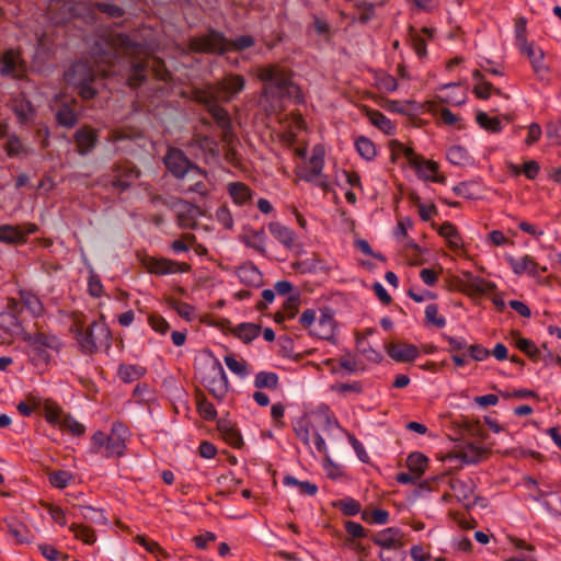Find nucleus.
Instances as JSON below:
<instances>
[{"mask_svg":"<svg viewBox=\"0 0 561 561\" xmlns=\"http://www.w3.org/2000/svg\"><path fill=\"white\" fill-rule=\"evenodd\" d=\"M293 71L279 64H270L259 68L257 78L263 81L262 95L271 100L290 99L296 103L304 102L298 84L293 81Z\"/></svg>","mask_w":561,"mask_h":561,"instance_id":"1","label":"nucleus"},{"mask_svg":"<svg viewBox=\"0 0 561 561\" xmlns=\"http://www.w3.org/2000/svg\"><path fill=\"white\" fill-rule=\"evenodd\" d=\"M140 175L141 170L135 163L124 160L114 163L111 172L103 175L101 181L105 187H113L123 193L129 190Z\"/></svg>","mask_w":561,"mask_h":561,"instance_id":"2","label":"nucleus"},{"mask_svg":"<svg viewBox=\"0 0 561 561\" xmlns=\"http://www.w3.org/2000/svg\"><path fill=\"white\" fill-rule=\"evenodd\" d=\"M76 339L81 351L85 354H94L100 344L110 346L111 332L104 322L93 321L85 330L82 327H76Z\"/></svg>","mask_w":561,"mask_h":561,"instance_id":"3","label":"nucleus"},{"mask_svg":"<svg viewBox=\"0 0 561 561\" xmlns=\"http://www.w3.org/2000/svg\"><path fill=\"white\" fill-rule=\"evenodd\" d=\"M23 340L31 348L33 360L44 364L50 360V355L47 350L59 351L61 347V342L57 336L44 332H24Z\"/></svg>","mask_w":561,"mask_h":561,"instance_id":"4","label":"nucleus"},{"mask_svg":"<svg viewBox=\"0 0 561 561\" xmlns=\"http://www.w3.org/2000/svg\"><path fill=\"white\" fill-rule=\"evenodd\" d=\"M164 164L167 169L176 179H183L187 174L205 176L206 172L198 165L194 164L184 153L183 150L178 148H170L164 157Z\"/></svg>","mask_w":561,"mask_h":561,"instance_id":"5","label":"nucleus"},{"mask_svg":"<svg viewBox=\"0 0 561 561\" xmlns=\"http://www.w3.org/2000/svg\"><path fill=\"white\" fill-rule=\"evenodd\" d=\"M190 47L196 53L224 55L228 51V38L211 30L205 36L192 38Z\"/></svg>","mask_w":561,"mask_h":561,"instance_id":"6","label":"nucleus"},{"mask_svg":"<svg viewBox=\"0 0 561 561\" xmlns=\"http://www.w3.org/2000/svg\"><path fill=\"white\" fill-rule=\"evenodd\" d=\"M203 386L216 399L221 400L228 392V380L226 373L219 362H215L202 378Z\"/></svg>","mask_w":561,"mask_h":561,"instance_id":"7","label":"nucleus"},{"mask_svg":"<svg viewBox=\"0 0 561 561\" xmlns=\"http://www.w3.org/2000/svg\"><path fill=\"white\" fill-rule=\"evenodd\" d=\"M216 94L219 102H229L238 93L243 91L245 87V79L239 73H229L221 80L214 83Z\"/></svg>","mask_w":561,"mask_h":561,"instance_id":"8","label":"nucleus"},{"mask_svg":"<svg viewBox=\"0 0 561 561\" xmlns=\"http://www.w3.org/2000/svg\"><path fill=\"white\" fill-rule=\"evenodd\" d=\"M1 56V76L22 78L26 73V62L20 49H7Z\"/></svg>","mask_w":561,"mask_h":561,"instance_id":"9","label":"nucleus"},{"mask_svg":"<svg viewBox=\"0 0 561 561\" xmlns=\"http://www.w3.org/2000/svg\"><path fill=\"white\" fill-rule=\"evenodd\" d=\"M35 224H23L18 226H0V241L8 244H20L26 241V237L37 231Z\"/></svg>","mask_w":561,"mask_h":561,"instance_id":"10","label":"nucleus"},{"mask_svg":"<svg viewBox=\"0 0 561 561\" xmlns=\"http://www.w3.org/2000/svg\"><path fill=\"white\" fill-rule=\"evenodd\" d=\"M147 262H149V272L157 275L186 273L192 268L188 263L176 262L165 257H150Z\"/></svg>","mask_w":561,"mask_h":561,"instance_id":"11","label":"nucleus"},{"mask_svg":"<svg viewBox=\"0 0 561 561\" xmlns=\"http://www.w3.org/2000/svg\"><path fill=\"white\" fill-rule=\"evenodd\" d=\"M65 78L73 87L82 85L83 83H93L96 72L88 62L78 61L65 73Z\"/></svg>","mask_w":561,"mask_h":561,"instance_id":"12","label":"nucleus"},{"mask_svg":"<svg viewBox=\"0 0 561 561\" xmlns=\"http://www.w3.org/2000/svg\"><path fill=\"white\" fill-rule=\"evenodd\" d=\"M73 140L77 146V152L80 156H85L98 146V131L85 125L73 134Z\"/></svg>","mask_w":561,"mask_h":561,"instance_id":"13","label":"nucleus"},{"mask_svg":"<svg viewBox=\"0 0 561 561\" xmlns=\"http://www.w3.org/2000/svg\"><path fill=\"white\" fill-rule=\"evenodd\" d=\"M334 334V318L331 309L320 310L316 323L311 329V335L322 340H329Z\"/></svg>","mask_w":561,"mask_h":561,"instance_id":"14","label":"nucleus"},{"mask_svg":"<svg viewBox=\"0 0 561 561\" xmlns=\"http://www.w3.org/2000/svg\"><path fill=\"white\" fill-rule=\"evenodd\" d=\"M450 488L454 491L457 499L465 503L467 507H471L474 505L479 497H476L473 502L467 503L473 495V491L476 484L472 479L468 478L466 480L459 478H451Z\"/></svg>","mask_w":561,"mask_h":561,"instance_id":"15","label":"nucleus"},{"mask_svg":"<svg viewBox=\"0 0 561 561\" xmlns=\"http://www.w3.org/2000/svg\"><path fill=\"white\" fill-rule=\"evenodd\" d=\"M388 355L396 362L407 363L412 362L419 355V350L415 345L409 343H394L391 342L387 346Z\"/></svg>","mask_w":561,"mask_h":561,"instance_id":"16","label":"nucleus"},{"mask_svg":"<svg viewBox=\"0 0 561 561\" xmlns=\"http://www.w3.org/2000/svg\"><path fill=\"white\" fill-rule=\"evenodd\" d=\"M371 540L374 543L380 546L382 550L391 549L397 547V545H404L402 539V534L398 528H387L382 531L371 535Z\"/></svg>","mask_w":561,"mask_h":561,"instance_id":"17","label":"nucleus"},{"mask_svg":"<svg viewBox=\"0 0 561 561\" xmlns=\"http://www.w3.org/2000/svg\"><path fill=\"white\" fill-rule=\"evenodd\" d=\"M217 428L222 435L224 439L233 448H241L243 439L239 430L228 419H220L217 422Z\"/></svg>","mask_w":561,"mask_h":561,"instance_id":"18","label":"nucleus"},{"mask_svg":"<svg viewBox=\"0 0 561 561\" xmlns=\"http://www.w3.org/2000/svg\"><path fill=\"white\" fill-rule=\"evenodd\" d=\"M182 205L183 210L178 213V224L181 228H191L194 224L196 215H201V209L188 202L178 198L172 206Z\"/></svg>","mask_w":561,"mask_h":561,"instance_id":"19","label":"nucleus"},{"mask_svg":"<svg viewBox=\"0 0 561 561\" xmlns=\"http://www.w3.org/2000/svg\"><path fill=\"white\" fill-rule=\"evenodd\" d=\"M508 263L516 275H520L523 273H528L530 276L536 277L538 275V264L534 260V257L529 255H524L520 259H515L513 256L507 257Z\"/></svg>","mask_w":561,"mask_h":561,"instance_id":"20","label":"nucleus"},{"mask_svg":"<svg viewBox=\"0 0 561 561\" xmlns=\"http://www.w3.org/2000/svg\"><path fill=\"white\" fill-rule=\"evenodd\" d=\"M522 54H525L528 59L530 60V64L533 66V69L535 73L542 75L548 71L547 66L542 62L543 59V51L542 49L538 48L536 49L533 44L527 43L526 45H522L518 47Z\"/></svg>","mask_w":561,"mask_h":561,"instance_id":"21","label":"nucleus"},{"mask_svg":"<svg viewBox=\"0 0 561 561\" xmlns=\"http://www.w3.org/2000/svg\"><path fill=\"white\" fill-rule=\"evenodd\" d=\"M149 68L147 60L133 61L130 64L129 75L127 78V85L137 89L142 85L147 80L146 71Z\"/></svg>","mask_w":561,"mask_h":561,"instance_id":"22","label":"nucleus"},{"mask_svg":"<svg viewBox=\"0 0 561 561\" xmlns=\"http://www.w3.org/2000/svg\"><path fill=\"white\" fill-rule=\"evenodd\" d=\"M390 148L392 151V159H394L396 154L402 152L409 161L410 165H412L416 172L422 171L423 157L416 154L412 148L405 147L398 140H392L390 142Z\"/></svg>","mask_w":561,"mask_h":561,"instance_id":"23","label":"nucleus"},{"mask_svg":"<svg viewBox=\"0 0 561 561\" xmlns=\"http://www.w3.org/2000/svg\"><path fill=\"white\" fill-rule=\"evenodd\" d=\"M55 117L57 123L66 128H72L78 124V115L70 103H61L56 113Z\"/></svg>","mask_w":561,"mask_h":561,"instance_id":"24","label":"nucleus"},{"mask_svg":"<svg viewBox=\"0 0 561 561\" xmlns=\"http://www.w3.org/2000/svg\"><path fill=\"white\" fill-rule=\"evenodd\" d=\"M228 193L238 205H244L252 199V190L242 182H231L228 184Z\"/></svg>","mask_w":561,"mask_h":561,"instance_id":"25","label":"nucleus"},{"mask_svg":"<svg viewBox=\"0 0 561 561\" xmlns=\"http://www.w3.org/2000/svg\"><path fill=\"white\" fill-rule=\"evenodd\" d=\"M192 100L195 102L203 104L208 108L214 103L219 102L218 96L215 91L214 83L207 84L205 88H195L192 90Z\"/></svg>","mask_w":561,"mask_h":561,"instance_id":"26","label":"nucleus"},{"mask_svg":"<svg viewBox=\"0 0 561 561\" xmlns=\"http://www.w3.org/2000/svg\"><path fill=\"white\" fill-rule=\"evenodd\" d=\"M270 232L286 248H291L295 240V233L288 227L279 222L268 224Z\"/></svg>","mask_w":561,"mask_h":561,"instance_id":"27","label":"nucleus"},{"mask_svg":"<svg viewBox=\"0 0 561 561\" xmlns=\"http://www.w3.org/2000/svg\"><path fill=\"white\" fill-rule=\"evenodd\" d=\"M261 325L254 323H241L232 331L233 335L248 344L259 336Z\"/></svg>","mask_w":561,"mask_h":561,"instance_id":"28","label":"nucleus"},{"mask_svg":"<svg viewBox=\"0 0 561 561\" xmlns=\"http://www.w3.org/2000/svg\"><path fill=\"white\" fill-rule=\"evenodd\" d=\"M427 463V457L422 453L417 451L410 454L407 459V467L412 473L416 474V477L419 478H421L424 474Z\"/></svg>","mask_w":561,"mask_h":561,"instance_id":"29","label":"nucleus"},{"mask_svg":"<svg viewBox=\"0 0 561 561\" xmlns=\"http://www.w3.org/2000/svg\"><path fill=\"white\" fill-rule=\"evenodd\" d=\"M367 116L370 123L386 133L387 135H392L394 130V126L391 121L386 117L381 112L377 110H367Z\"/></svg>","mask_w":561,"mask_h":561,"instance_id":"30","label":"nucleus"},{"mask_svg":"<svg viewBox=\"0 0 561 561\" xmlns=\"http://www.w3.org/2000/svg\"><path fill=\"white\" fill-rule=\"evenodd\" d=\"M438 163L432 160H425L423 158L422 171L417 172L426 181L436 183H445L446 178L438 174Z\"/></svg>","mask_w":561,"mask_h":561,"instance_id":"31","label":"nucleus"},{"mask_svg":"<svg viewBox=\"0 0 561 561\" xmlns=\"http://www.w3.org/2000/svg\"><path fill=\"white\" fill-rule=\"evenodd\" d=\"M516 347L527 355L533 362H539L541 358V348L537 347L529 339L517 336Z\"/></svg>","mask_w":561,"mask_h":561,"instance_id":"32","label":"nucleus"},{"mask_svg":"<svg viewBox=\"0 0 561 561\" xmlns=\"http://www.w3.org/2000/svg\"><path fill=\"white\" fill-rule=\"evenodd\" d=\"M438 233L447 240L450 250H457L459 248L460 237L457 228L451 222H444L439 227Z\"/></svg>","mask_w":561,"mask_h":561,"instance_id":"33","label":"nucleus"},{"mask_svg":"<svg viewBox=\"0 0 561 561\" xmlns=\"http://www.w3.org/2000/svg\"><path fill=\"white\" fill-rule=\"evenodd\" d=\"M355 147L358 154L367 161L373 160L377 154L375 144L365 136H359L355 140Z\"/></svg>","mask_w":561,"mask_h":561,"instance_id":"34","label":"nucleus"},{"mask_svg":"<svg viewBox=\"0 0 561 561\" xmlns=\"http://www.w3.org/2000/svg\"><path fill=\"white\" fill-rule=\"evenodd\" d=\"M207 111L213 116L214 121L220 129H227L228 127H231L232 123L228 112L222 106L218 105V102L209 106Z\"/></svg>","mask_w":561,"mask_h":561,"instance_id":"35","label":"nucleus"},{"mask_svg":"<svg viewBox=\"0 0 561 561\" xmlns=\"http://www.w3.org/2000/svg\"><path fill=\"white\" fill-rule=\"evenodd\" d=\"M254 386L257 389L275 390L278 388V376L272 371H260L255 375Z\"/></svg>","mask_w":561,"mask_h":561,"instance_id":"36","label":"nucleus"},{"mask_svg":"<svg viewBox=\"0 0 561 561\" xmlns=\"http://www.w3.org/2000/svg\"><path fill=\"white\" fill-rule=\"evenodd\" d=\"M146 369L137 365H121L118 367V376L125 382H133L141 378Z\"/></svg>","mask_w":561,"mask_h":561,"instance_id":"37","label":"nucleus"},{"mask_svg":"<svg viewBox=\"0 0 561 561\" xmlns=\"http://www.w3.org/2000/svg\"><path fill=\"white\" fill-rule=\"evenodd\" d=\"M479 126L491 133H499L502 129L501 121L497 117H490L486 113L479 111L476 115Z\"/></svg>","mask_w":561,"mask_h":561,"instance_id":"38","label":"nucleus"},{"mask_svg":"<svg viewBox=\"0 0 561 561\" xmlns=\"http://www.w3.org/2000/svg\"><path fill=\"white\" fill-rule=\"evenodd\" d=\"M283 483L288 486H297L301 494L314 495L318 492V486L309 481H299L293 476H285Z\"/></svg>","mask_w":561,"mask_h":561,"instance_id":"39","label":"nucleus"},{"mask_svg":"<svg viewBox=\"0 0 561 561\" xmlns=\"http://www.w3.org/2000/svg\"><path fill=\"white\" fill-rule=\"evenodd\" d=\"M125 448L126 445L124 439L115 435H107L105 445L106 457H119L124 454Z\"/></svg>","mask_w":561,"mask_h":561,"instance_id":"40","label":"nucleus"},{"mask_svg":"<svg viewBox=\"0 0 561 561\" xmlns=\"http://www.w3.org/2000/svg\"><path fill=\"white\" fill-rule=\"evenodd\" d=\"M13 112L21 124H26L35 114L34 106L26 100L16 103L13 107Z\"/></svg>","mask_w":561,"mask_h":561,"instance_id":"41","label":"nucleus"},{"mask_svg":"<svg viewBox=\"0 0 561 561\" xmlns=\"http://www.w3.org/2000/svg\"><path fill=\"white\" fill-rule=\"evenodd\" d=\"M3 149H4L5 153L8 154V157H10V158L18 157L21 153H26V149H25L22 140L15 134L8 136L7 142L4 144Z\"/></svg>","mask_w":561,"mask_h":561,"instance_id":"42","label":"nucleus"},{"mask_svg":"<svg viewBox=\"0 0 561 561\" xmlns=\"http://www.w3.org/2000/svg\"><path fill=\"white\" fill-rule=\"evenodd\" d=\"M21 301L23 309L26 308L33 316H41L43 312V305L37 296L21 291Z\"/></svg>","mask_w":561,"mask_h":561,"instance_id":"43","label":"nucleus"},{"mask_svg":"<svg viewBox=\"0 0 561 561\" xmlns=\"http://www.w3.org/2000/svg\"><path fill=\"white\" fill-rule=\"evenodd\" d=\"M167 304L170 308L174 309L178 314L185 319L186 321H191L194 316V307L187 302L179 301L172 297L167 298Z\"/></svg>","mask_w":561,"mask_h":561,"instance_id":"44","label":"nucleus"},{"mask_svg":"<svg viewBox=\"0 0 561 561\" xmlns=\"http://www.w3.org/2000/svg\"><path fill=\"white\" fill-rule=\"evenodd\" d=\"M238 276L241 282L250 285H259L261 282V273L253 266H242L238 270Z\"/></svg>","mask_w":561,"mask_h":561,"instance_id":"45","label":"nucleus"},{"mask_svg":"<svg viewBox=\"0 0 561 561\" xmlns=\"http://www.w3.org/2000/svg\"><path fill=\"white\" fill-rule=\"evenodd\" d=\"M197 411L206 421H213L217 416L215 407L203 394H197Z\"/></svg>","mask_w":561,"mask_h":561,"instance_id":"46","label":"nucleus"},{"mask_svg":"<svg viewBox=\"0 0 561 561\" xmlns=\"http://www.w3.org/2000/svg\"><path fill=\"white\" fill-rule=\"evenodd\" d=\"M95 9L112 19H121L125 15V10L114 2H95Z\"/></svg>","mask_w":561,"mask_h":561,"instance_id":"47","label":"nucleus"},{"mask_svg":"<svg viewBox=\"0 0 561 561\" xmlns=\"http://www.w3.org/2000/svg\"><path fill=\"white\" fill-rule=\"evenodd\" d=\"M0 327L8 332L16 333L19 330L24 332L21 319L7 311L0 312Z\"/></svg>","mask_w":561,"mask_h":561,"instance_id":"48","label":"nucleus"},{"mask_svg":"<svg viewBox=\"0 0 561 561\" xmlns=\"http://www.w3.org/2000/svg\"><path fill=\"white\" fill-rule=\"evenodd\" d=\"M44 411L46 421L54 426L58 425L64 416L61 408L57 403L49 400L45 402Z\"/></svg>","mask_w":561,"mask_h":561,"instance_id":"49","label":"nucleus"},{"mask_svg":"<svg viewBox=\"0 0 561 561\" xmlns=\"http://www.w3.org/2000/svg\"><path fill=\"white\" fill-rule=\"evenodd\" d=\"M264 239H265V232L263 229H261L259 231H253L251 238L250 237L242 238V240L247 247L256 250L261 254L266 253V250L264 248Z\"/></svg>","mask_w":561,"mask_h":561,"instance_id":"50","label":"nucleus"},{"mask_svg":"<svg viewBox=\"0 0 561 561\" xmlns=\"http://www.w3.org/2000/svg\"><path fill=\"white\" fill-rule=\"evenodd\" d=\"M255 45V39L252 35H241L234 39H228V50L242 51Z\"/></svg>","mask_w":561,"mask_h":561,"instance_id":"51","label":"nucleus"},{"mask_svg":"<svg viewBox=\"0 0 561 561\" xmlns=\"http://www.w3.org/2000/svg\"><path fill=\"white\" fill-rule=\"evenodd\" d=\"M58 426L61 428V430H66L68 431L69 433L73 434V435H77V436H80L84 433L85 431V427L79 423L78 421H76L71 415L69 414H66L62 416V419L60 420V422L58 423Z\"/></svg>","mask_w":561,"mask_h":561,"instance_id":"52","label":"nucleus"},{"mask_svg":"<svg viewBox=\"0 0 561 561\" xmlns=\"http://www.w3.org/2000/svg\"><path fill=\"white\" fill-rule=\"evenodd\" d=\"M447 159L455 165H465L469 160V156L465 148L453 146L447 150Z\"/></svg>","mask_w":561,"mask_h":561,"instance_id":"53","label":"nucleus"},{"mask_svg":"<svg viewBox=\"0 0 561 561\" xmlns=\"http://www.w3.org/2000/svg\"><path fill=\"white\" fill-rule=\"evenodd\" d=\"M70 530L75 534L76 538L82 540L83 542L88 545H92L95 542V534L94 530L90 527L79 525V524H72L70 526Z\"/></svg>","mask_w":561,"mask_h":561,"instance_id":"54","label":"nucleus"},{"mask_svg":"<svg viewBox=\"0 0 561 561\" xmlns=\"http://www.w3.org/2000/svg\"><path fill=\"white\" fill-rule=\"evenodd\" d=\"M149 67L151 68V71L157 80L168 81L171 78V73L167 69L165 64L161 58L154 57Z\"/></svg>","mask_w":561,"mask_h":561,"instance_id":"55","label":"nucleus"},{"mask_svg":"<svg viewBox=\"0 0 561 561\" xmlns=\"http://www.w3.org/2000/svg\"><path fill=\"white\" fill-rule=\"evenodd\" d=\"M486 453V449L469 444L467 449L460 455L466 463H476Z\"/></svg>","mask_w":561,"mask_h":561,"instance_id":"56","label":"nucleus"},{"mask_svg":"<svg viewBox=\"0 0 561 561\" xmlns=\"http://www.w3.org/2000/svg\"><path fill=\"white\" fill-rule=\"evenodd\" d=\"M9 533L14 537L16 543H30L31 533L23 525L8 524Z\"/></svg>","mask_w":561,"mask_h":561,"instance_id":"57","label":"nucleus"},{"mask_svg":"<svg viewBox=\"0 0 561 561\" xmlns=\"http://www.w3.org/2000/svg\"><path fill=\"white\" fill-rule=\"evenodd\" d=\"M404 545H397L391 549L381 550L379 558L381 561H404L405 552L403 551Z\"/></svg>","mask_w":561,"mask_h":561,"instance_id":"58","label":"nucleus"},{"mask_svg":"<svg viewBox=\"0 0 561 561\" xmlns=\"http://www.w3.org/2000/svg\"><path fill=\"white\" fill-rule=\"evenodd\" d=\"M71 478V474L65 470L53 471L48 476L50 484L57 489H65Z\"/></svg>","mask_w":561,"mask_h":561,"instance_id":"59","label":"nucleus"},{"mask_svg":"<svg viewBox=\"0 0 561 561\" xmlns=\"http://www.w3.org/2000/svg\"><path fill=\"white\" fill-rule=\"evenodd\" d=\"M469 287L476 293L488 294L494 291L496 285L483 278L476 277L471 282H469Z\"/></svg>","mask_w":561,"mask_h":561,"instance_id":"60","label":"nucleus"},{"mask_svg":"<svg viewBox=\"0 0 561 561\" xmlns=\"http://www.w3.org/2000/svg\"><path fill=\"white\" fill-rule=\"evenodd\" d=\"M336 506L341 510V512L345 516H354L358 513H360V504L358 501L354 499H346L343 501H340Z\"/></svg>","mask_w":561,"mask_h":561,"instance_id":"61","label":"nucleus"},{"mask_svg":"<svg viewBox=\"0 0 561 561\" xmlns=\"http://www.w3.org/2000/svg\"><path fill=\"white\" fill-rule=\"evenodd\" d=\"M225 363L227 367L240 377H244L248 374L247 363L244 360H237L232 355L225 356Z\"/></svg>","mask_w":561,"mask_h":561,"instance_id":"62","label":"nucleus"},{"mask_svg":"<svg viewBox=\"0 0 561 561\" xmlns=\"http://www.w3.org/2000/svg\"><path fill=\"white\" fill-rule=\"evenodd\" d=\"M300 305V295L295 294L290 295L284 302L283 309L284 313L287 316V318H295L298 313V308Z\"/></svg>","mask_w":561,"mask_h":561,"instance_id":"63","label":"nucleus"},{"mask_svg":"<svg viewBox=\"0 0 561 561\" xmlns=\"http://www.w3.org/2000/svg\"><path fill=\"white\" fill-rule=\"evenodd\" d=\"M356 8L358 10L357 21L362 24H366L371 21L375 16V8L371 3H357Z\"/></svg>","mask_w":561,"mask_h":561,"instance_id":"64","label":"nucleus"}]
</instances>
